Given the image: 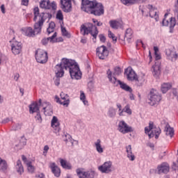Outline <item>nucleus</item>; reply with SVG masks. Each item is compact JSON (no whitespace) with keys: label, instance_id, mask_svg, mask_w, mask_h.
<instances>
[{"label":"nucleus","instance_id":"nucleus-38","mask_svg":"<svg viewBox=\"0 0 178 178\" xmlns=\"http://www.w3.org/2000/svg\"><path fill=\"white\" fill-rule=\"evenodd\" d=\"M55 26H56L55 22H51L49 23V27L47 28V33L49 35L51 34V33H54V31H55Z\"/></svg>","mask_w":178,"mask_h":178},{"label":"nucleus","instance_id":"nucleus-6","mask_svg":"<svg viewBox=\"0 0 178 178\" xmlns=\"http://www.w3.org/2000/svg\"><path fill=\"white\" fill-rule=\"evenodd\" d=\"M81 33L83 35L91 34L93 38H97L99 31L95 26L91 23H88L87 25H82L81 26Z\"/></svg>","mask_w":178,"mask_h":178},{"label":"nucleus","instance_id":"nucleus-44","mask_svg":"<svg viewBox=\"0 0 178 178\" xmlns=\"http://www.w3.org/2000/svg\"><path fill=\"white\" fill-rule=\"evenodd\" d=\"M80 99L83 102L84 105H87V101H86V95L83 91L81 92Z\"/></svg>","mask_w":178,"mask_h":178},{"label":"nucleus","instance_id":"nucleus-42","mask_svg":"<svg viewBox=\"0 0 178 178\" xmlns=\"http://www.w3.org/2000/svg\"><path fill=\"white\" fill-rule=\"evenodd\" d=\"M135 81V84L138 87H141L143 86V83H144V79H140L138 76L134 80Z\"/></svg>","mask_w":178,"mask_h":178},{"label":"nucleus","instance_id":"nucleus-57","mask_svg":"<svg viewBox=\"0 0 178 178\" xmlns=\"http://www.w3.org/2000/svg\"><path fill=\"white\" fill-rule=\"evenodd\" d=\"M49 149V147L48 146V145H45L44 147V152H43V154H47V152H48V150Z\"/></svg>","mask_w":178,"mask_h":178},{"label":"nucleus","instance_id":"nucleus-20","mask_svg":"<svg viewBox=\"0 0 178 178\" xmlns=\"http://www.w3.org/2000/svg\"><path fill=\"white\" fill-rule=\"evenodd\" d=\"M168 15V13L165 14L164 19H163V22H162V25L163 26L170 25V30H172V29H174L175 26H176V19L175 17H171L170 19V22H169V20L166 19Z\"/></svg>","mask_w":178,"mask_h":178},{"label":"nucleus","instance_id":"nucleus-63","mask_svg":"<svg viewBox=\"0 0 178 178\" xmlns=\"http://www.w3.org/2000/svg\"><path fill=\"white\" fill-rule=\"evenodd\" d=\"M164 156H165V152L161 153V154H160V155H159V159H163Z\"/></svg>","mask_w":178,"mask_h":178},{"label":"nucleus","instance_id":"nucleus-55","mask_svg":"<svg viewBox=\"0 0 178 178\" xmlns=\"http://www.w3.org/2000/svg\"><path fill=\"white\" fill-rule=\"evenodd\" d=\"M149 131H152V130L149 128V127H145V134H148V133H149Z\"/></svg>","mask_w":178,"mask_h":178},{"label":"nucleus","instance_id":"nucleus-52","mask_svg":"<svg viewBox=\"0 0 178 178\" xmlns=\"http://www.w3.org/2000/svg\"><path fill=\"white\" fill-rule=\"evenodd\" d=\"M107 115H108V116H109V118H115V116H116V113L108 112Z\"/></svg>","mask_w":178,"mask_h":178},{"label":"nucleus","instance_id":"nucleus-26","mask_svg":"<svg viewBox=\"0 0 178 178\" xmlns=\"http://www.w3.org/2000/svg\"><path fill=\"white\" fill-rule=\"evenodd\" d=\"M51 169L52 173L54 174V176H56V177H59V176H60V168H59V167H58V165H56L55 163H53L51 165Z\"/></svg>","mask_w":178,"mask_h":178},{"label":"nucleus","instance_id":"nucleus-17","mask_svg":"<svg viewBox=\"0 0 178 178\" xmlns=\"http://www.w3.org/2000/svg\"><path fill=\"white\" fill-rule=\"evenodd\" d=\"M149 129L152 130L150 134H148L149 138H152L155 136V138H159V134L161 131L160 128H154V123L149 122Z\"/></svg>","mask_w":178,"mask_h":178},{"label":"nucleus","instance_id":"nucleus-62","mask_svg":"<svg viewBox=\"0 0 178 178\" xmlns=\"http://www.w3.org/2000/svg\"><path fill=\"white\" fill-rule=\"evenodd\" d=\"M81 42L82 44H86V43H87V39H86V38H82V39L81 40Z\"/></svg>","mask_w":178,"mask_h":178},{"label":"nucleus","instance_id":"nucleus-45","mask_svg":"<svg viewBox=\"0 0 178 178\" xmlns=\"http://www.w3.org/2000/svg\"><path fill=\"white\" fill-rule=\"evenodd\" d=\"M56 17L58 20H63V14H62L61 10L57 12Z\"/></svg>","mask_w":178,"mask_h":178},{"label":"nucleus","instance_id":"nucleus-8","mask_svg":"<svg viewBox=\"0 0 178 178\" xmlns=\"http://www.w3.org/2000/svg\"><path fill=\"white\" fill-rule=\"evenodd\" d=\"M154 55L156 56L155 64L152 66V74L154 77H158L161 74V63L159 59H161V55L158 54L159 49L157 47H154Z\"/></svg>","mask_w":178,"mask_h":178},{"label":"nucleus","instance_id":"nucleus-1","mask_svg":"<svg viewBox=\"0 0 178 178\" xmlns=\"http://www.w3.org/2000/svg\"><path fill=\"white\" fill-rule=\"evenodd\" d=\"M33 13L34 22H37V19H38V22L35 23L34 29L31 27H27L23 29L24 33L26 37H34L36 34H40L44 22L49 23V20L52 19V14L49 13H41L40 14V8L38 7L34 8Z\"/></svg>","mask_w":178,"mask_h":178},{"label":"nucleus","instance_id":"nucleus-33","mask_svg":"<svg viewBox=\"0 0 178 178\" xmlns=\"http://www.w3.org/2000/svg\"><path fill=\"white\" fill-rule=\"evenodd\" d=\"M0 170L5 173L6 170H8V163H6V161L0 158Z\"/></svg>","mask_w":178,"mask_h":178},{"label":"nucleus","instance_id":"nucleus-13","mask_svg":"<svg viewBox=\"0 0 178 178\" xmlns=\"http://www.w3.org/2000/svg\"><path fill=\"white\" fill-rule=\"evenodd\" d=\"M145 12H149V15L152 18H154L156 22H158L159 20V16L158 14H156V10L152 5H147L146 6V8L142 10V13H144Z\"/></svg>","mask_w":178,"mask_h":178},{"label":"nucleus","instance_id":"nucleus-41","mask_svg":"<svg viewBox=\"0 0 178 178\" xmlns=\"http://www.w3.org/2000/svg\"><path fill=\"white\" fill-rule=\"evenodd\" d=\"M61 32L63 35H64V37H67V38H70L71 37L70 33L67 32V30H66V28L61 26Z\"/></svg>","mask_w":178,"mask_h":178},{"label":"nucleus","instance_id":"nucleus-30","mask_svg":"<svg viewBox=\"0 0 178 178\" xmlns=\"http://www.w3.org/2000/svg\"><path fill=\"white\" fill-rule=\"evenodd\" d=\"M56 35H57L56 32H54V34L51 37H49L47 38H43L42 40V44L43 45H47V44H48L49 41H50V42H55V41H54V39H55L56 38Z\"/></svg>","mask_w":178,"mask_h":178},{"label":"nucleus","instance_id":"nucleus-10","mask_svg":"<svg viewBox=\"0 0 178 178\" xmlns=\"http://www.w3.org/2000/svg\"><path fill=\"white\" fill-rule=\"evenodd\" d=\"M10 42H11V50L13 54H14V55H19L20 52H22V48H23L22 42L15 40L14 38Z\"/></svg>","mask_w":178,"mask_h":178},{"label":"nucleus","instance_id":"nucleus-4","mask_svg":"<svg viewBox=\"0 0 178 178\" xmlns=\"http://www.w3.org/2000/svg\"><path fill=\"white\" fill-rule=\"evenodd\" d=\"M29 112H52V104L49 102H43L39 99L38 102H32L29 106Z\"/></svg>","mask_w":178,"mask_h":178},{"label":"nucleus","instance_id":"nucleus-7","mask_svg":"<svg viewBox=\"0 0 178 178\" xmlns=\"http://www.w3.org/2000/svg\"><path fill=\"white\" fill-rule=\"evenodd\" d=\"M162 99V97L158 92V90L155 89H152L148 95V104L151 105V106H154L155 105H158L161 100Z\"/></svg>","mask_w":178,"mask_h":178},{"label":"nucleus","instance_id":"nucleus-37","mask_svg":"<svg viewBox=\"0 0 178 178\" xmlns=\"http://www.w3.org/2000/svg\"><path fill=\"white\" fill-rule=\"evenodd\" d=\"M170 88H172V85L170 83H163L161 85V91L163 94H166Z\"/></svg>","mask_w":178,"mask_h":178},{"label":"nucleus","instance_id":"nucleus-5","mask_svg":"<svg viewBox=\"0 0 178 178\" xmlns=\"http://www.w3.org/2000/svg\"><path fill=\"white\" fill-rule=\"evenodd\" d=\"M107 76L109 81H111L112 84H114V86L120 85V88L124 90V91H127L128 92H133V89H131V88L127 84L124 83V82H122L120 81V80H118L115 76L112 77V72L111 71V70H108Z\"/></svg>","mask_w":178,"mask_h":178},{"label":"nucleus","instance_id":"nucleus-25","mask_svg":"<svg viewBox=\"0 0 178 178\" xmlns=\"http://www.w3.org/2000/svg\"><path fill=\"white\" fill-rule=\"evenodd\" d=\"M109 24L112 29L115 30H118L119 27H122L123 26V22L122 21H116V20H111L109 22Z\"/></svg>","mask_w":178,"mask_h":178},{"label":"nucleus","instance_id":"nucleus-35","mask_svg":"<svg viewBox=\"0 0 178 178\" xmlns=\"http://www.w3.org/2000/svg\"><path fill=\"white\" fill-rule=\"evenodd\" d=\"M60 163L63 169H67V170H70V169H72V165L67 163L66 160L61 159L60 160Z\"/></svg>","mask_w":178,"mask_h":178},{"label":"nucleus","instance_id":"nucleus-9","mask_svg":"<svg viewBox=\"0 0 178 178\" xmlns=\"http://www.w3.org/2000/svg\"><path fill=\"white\" fill-rule=\"evenodd\" d=\"M35 59L38 63H47L48 62V53L41 49H38L35 52Z\"/></svg>","mask_w":178,"mask_h":178},{"label":"nucleus","instance_id":"nucleus-64","mask_svg":"<svg viewBox=\"0 0 178 178\" xmlns=\"http://www.w3.org/2000/svg\"><path fill=\"white\" fill-rule=\"evenodd\" d=\"M147 146L150 147V148H154V145L152 143H147Z\"/></svg>","mask_w":178,"mask_h":178},{"label":"nucleus","instance_id":"nucleus-32","mask_svg":"<svg viewBox=\"0 0 178 178\" xmlns=\"http://www.w3.org/2000/svg\"><path fill=\"white\" fill-rule=\"evenodd\" d=\"M131 38H133V31L131 29H127L124 35V40L130 42Z\"/></svg>","mask_w":178,"mask_h":178},{"label":"nucleus","instance_id":"nucleus-48","mask_svg":"<svg viewBox=\"0 0 178 178\" xmlns=\"http://www.w3.org/2000/svg\"><path fill=\"white\" fill-rule=\"evenodd\" d=\"M114 70H115L113 74L114 76H119V74L122 73V70H120V67H115Z\"/></svg>","mask_w":178,"mask_h":178},{"label":"nucleus","instance_id":"nucleus-22","mask_svg":"<svg viewBox=\"0 0 178 178\" xmlns=\"http://www.w3.org/2000/svg\"><path fill=\"white\" fill-rule=\"evenodd\" d=\"M157 169L159 175H161V173H168L169 165L166 163H163L161 165H159Z\"/></svg>","mask_w":178,"mask_h":178},{"label":"nucleus","instance_id":"nucleus-28","mask_svg":"<svg viewBox=\"0 0 178 178\" xmlns=\"http://www.w3.org/2000/svg\"><path fill=\"white\" fill-rule=\"evenodd\" d=\"M63 139L66 143H70L71 145H74V140L72 138V136L67 133H64L63 135Z\"/></svg>","mask_w":178,"mask_h":178},{"label":"nucleus","instance_id":"nucleus-53","mask_svg":"<svg viewBox=\"0 0 178 178\" xmlns=\"http://www.w3.org/2000/svg\"><path fill=\"white\" fill-rule=\"evenodd\" d=\"M51 8H52L53 10H55L56 9V3H55V1H53L51 3Z\"/></svg>","mask_w":178,"mask_h":178},{"label":"nucleus","instance_id":"nucleus-24","mask_svg":"<svg viewBox=\"0 0 178 178\" xmlns=\"http://www.w3.org/2000/svg\"><path fill=\"white\" fill-rule=\"evenodd\" d=\"M127 156L129 158V161H134L136 159V156L133 154V150L131 149V145L126 146Z\"/></svg>","mask_w":178,"mask_h":178},{"label":"nucleus","instance_id":"nucleus-34","mask_svg":"<svg viewBox=\"0 0 178 178\" xmlns=\"http://www.w3.org/2000/svg\"><path fill=\"white\" fill-rule=\"evenodd\" d=\"M15 168L17 173H19V175H22V173L24 172V168H23V165L22 164V161L20 160H18L17 161Z\"/></svg>","mask_w":178,"mask_h":178},{"label":"nucleus","instance_id":"nucleus-51","mask_svg":"<svg viewBox=\"0 0 178 178\" xmlns=\"http://www.w3.org/2000/svg\"><path fill=\"white\" fill-rule=\"evenodd\" d=\"M79 124L81 129L86 128V124H84V122H83V121H81V120L79 121Z\"/></svg>","mask_w":178,"mask_h":178},{"label":"nucleus","instance_id":"nucleus-49","mask_svg":"<svg viewBox=\"0 0 178 178\" xmlns=\"http://www.w3.org/2000/svg\"><path fill=\"white\" fill-rule=\"evenodd\" d=\"M122 112H131V110H130V106H129V105L126 106L123 108Z\"/></svg>","mask_w":178,"mask_h":178},{"label":"nucleus","instance_id":"nucleus-3","mask_svg":"<svg viewBox=\"0 0 178 178\" xmlns=\"http://www.w3.org/2000/svg\"><path fill=\"white\" fill-rule=\"evenodd\" d=\"M81 10L95 16H101L104 13V6L97 1L82 0Z\"/></svg>","mask_w":178,"mask_h":178},{"label":"nucleus","instance_id":"nucleus-47","mask_svg":"<svg viewBox=\"0 0 178 178\" xmlns=\"http://www.w3.org/2000/svg\"><path fill=\"white\" fill-rule=\"evenodd\" d=\"M56 78L54 79V84L55 86H59V84H60V79L59 77H62V76H58L56 74Z\"/></svg>","mask_w":178,"mask_h":178},{"label":"nucleus","instance_id":"nucleus-31","mask_svg":"<svg viewBox=\"0 0 178 178\" xmlns=\"http://www.w3.org/2000/svg\"><path fill=\"white\" fill-rule=\"evenodd\" d=\"M40 8H42V9H51V1L49 0H42L40 2Z\"/></svg>","mask_w":178,"mask_h":178},{"label":"nucleus","instance_id":"nucleus-15","mask_svg":"<svg viewBox=\"0 0 178 178\" xmlns=\"http://www.w3.org/2000/svg\"><path fill=\"white\" fill-rule=\"evenodd\" d=\"M76 174L79 178H94L95 176V172L92 170L86 172L81 169L76 170Z\"/></svg>","mask_w":178,"mask_h":178},{"label":"nucleus","instance_id":"nucleus-56","mask_svg":"<svg viewBox=\"0 0 178 178\" xmlns=\"http://www.w3.org/2000/svg\"><path fill=\"white\" fill-rule=\"evenodd\" d=\"M172 169L174 170H178V166H177V164L176 163H173V164H172Z\"/></svg>","mask_w":178,"mask_h":178},{"label":"nucleus","instance_id":"nucleus-59","mask_svg":"<svg viewBox=\"0 0 178 178\" xmlns=\"http://www.w3.org/2000/svg\"><path fill=\"white\" fill-rule=\"evenodd\" d=\"M20 77V75H19V74H16L14 76V80L15 81H17L19 80V78Z\"/></svg>","mask_w":178,"mask_h":178},{"label":"nucleus","instance_id":"nucleus-19","mask_svg":"<svg viewBox=\"0 0 178 178\" xmlns=\"http://www.w3.org/2000/svg\"><path fill=\"white\" fill-rule=\"evenodd\" d=\"M98 169L102 173H109L112 172V163L106 161L103 165L99 166Z\"/></svg>","mask_w":178,"mask_h":178},{"label":"nucleus","instance_id":"nucleus-36","mask_svg":"<svg viewBox=\"0 0 178 178\" xmlns=\"http://www.w3.org/2000/svg\"><path fill=\"white\" fill-rule=\"evenodd\" d=\"M122 3L124 5H133L137 3L138 2H144V0H120Z\"/></svg>","mask_w":178,"mask_h":178},{"label":"nucleus","instance_id":"nucleus-46","mask_svg":"<svg viewBox=\"0 0 178 178\" xmlns=\"http://www.w3.org/2000/svg\"><path fill=\"white\" fill-rule=\"evenodd\" d=\"M35 118L38 123H42V118L41 117V114L40 113H37Z\"/></svg>","mask_w":178,"mask_h":178},{"label":"nucleus","instance_id":"nucleus-43","mask_svg":"<svg viewBox=\"0 0 178 178\" xmlns=\"http://www.w3.org/2000/svg\"><path fill=\"white\" fill-rule=\"evenodd\" d=\"M108 35L109 38H112L114 44L116 43V42L118 41V38L116 36H115V34H113V33H112V31H108Z\"/></svg>","mask_w":178,"mask_h":178},{"label":"nucleus","instance_id":"nucleus-12","mask_svg":"<svg viewBox=\"0 0 178 178\" xmlns=\"http://www.w3.org/2000/svg\"><path fill=\"white\" fill-rule=\"evenodd\" d=\"M118 131L122 134H127L134 131V129L127 124L124 121H120L118 124Z\"/></svg>","mask_w":178,"mask_h":178},{"label":"nucleus","instance_id":"nucleus-50","mask_svg":"<svg viewBox=\"0 0 178 178\" xmlns=\"http://www.w3.org/2000/svg\"><path fill=\"white\" fill-rule=\"evenodd\" d=\"M99 38L100 41H102V42H105L106 38H105V36L104 35H99Z\"/></svg>","mask_w":178,"mask_h":178},{"label":"nucleus","instance_id":"nucleus-2","mask_svg":"<svg viewBox=\"0 0 178 178\" xmlns=\"http://www.w3.org/2000/svg\"><path fill=\"white\" fill-rule=\"evenodd\" d=\"M65 70H68L72 79L80 80L81 72L76 61L67 58H63L60 64L55 66L54 72L58 77H63Z\"/></svg>","mask_w":178,"mask_h":178},{"label":"nucleus","instance_id":"nucleus-58","mask_svg":"<svg viewBox=\"0 0 178 178\" xmlns=\"http://www.w3.org/2000/svg\"><path fill=\"white\" fill-rule=\"evenodd\" d=\"M22 161H24V162L26 163V165H27V162H29V161H27V158L25 157L24 155L22 156Z\"/></svg>","mask_w":178,"mask_h":178},{"label":"nucleus","instance_id":"nucleus-29","mask_svg":"<svg viewBox=\"0 0 178 178\" xmlns=\"http://www.w3.org/2000/svg\"><path fill=\"white\" fill-rule=\"evenodd\" d=\"M101 143L102 141L100 139H97V141L95 142V147L98 154H102L104 152V147H102Z\"/></svg>","mask_w":178,"mask_h":178},{"label":"nucleus","instance_id":"nucleus-11","mask_svg":"<svg viewBox=\"0 0 178 178\" xmlns=\"http://www.w3.org/2000/svg\"><path fill=\"white\" fill-rule=\"evenodd\" d=\"M60 97V99L59 97L55 96L56 102L60 104V105H63V106H68L69 104H70V99H69L68 95L62 92Z\"/></svg>","mask_w":178,"mask_h":178},{"label":"nucleus","instance_id":"nucleus-27","mask_svg":"<svg viewBox=\"0 0 178 178\" xmlns=\"http://www.w3.org/2000/svg\"><path fill=\"white\" fill-rule=\"evenodd\" d=\"M164 131H165L166 136H170L171 138L175 136V129L170 127L169 123L165 124Z\"/></svg>","mask_w":178,"mask_h":178},{"label":"nucleus","instance_id":"nucleus-23","mask_svg":"<svg viewBox=\"0 0 178 178\" xmlns=\"http://www.w3.org/2000/svg\"><path fill=\"white\" fill-rule=\"evenodd\" d=\"M165 55H167L168 58L172 60H176V59L178 58L177 53L171 50L170 49H165Z\"/></svg>","mask_w":178,"mask_h":178},{"label":"nucleus","instance_id":"nucleus-54","mask_svg":"<svg viewBox=\"0 0 178 178\" xmlns=\"http://www.w3.org/2000/svg\"><path fill=\"white\" fill-rule=\"evenodd\" d=\"M22 5L27 6V5H29V0H22Z\"/></svg>","mask_w":178,"mask_h":178},{"label":"nucleus","instance_id":"nucleus-18","mask_svg":"<svg viewBox=\"0 0 178 178\" xmlns=\"http://www.w3.org/2000/svg\"><path fill=\"white\" fill-rule=\"evenodd\" d=\"M61 8L65 13L72 10V0H60Z\"/></svg>","mask_w":178,"mask_h":178},{"label":"nucleus","instance_id":"nucleus-21","mask_svg":"<svg viewBox=\"0 0 178 178\" xmlns=\"http://www.w3.org/2000/svg\"><path fill=\"white\" fill-rule=\"evenodd\" d=\"M124 74H126L129 81H134L137 77V74H136L134 70L130 67H128L125 70Z\"/></svg>","mask_w":178,"mask_h":178},{"label":"nucleus","instance_id":"nucleus-16","mask_svg":"<svg viewBox=\"0 0 178 178\" xmlns=\"http://www.w3.org/2000/svg\"><path fill=\"white\" fill-rule=\"evenodd\" d=\"M51 126L54 129V133H55L56 136H60V134H59V131H60V124L58 121V118H56V116L53 117Z\"/></svg>","mask_w":178,"mask_h":178},{"label":"nucleus","instance_id":"nucleus-60","mask_svg":"<svg viewBox=\"0 0 178 178\" xmlns=\"http://www.w3.org/2000/svg\"><path fill=\"white\" fill-rule=\"evenodd\" d=\"M8 122H10V119L7 118L2 121V123H8Z\"/></svg>","mask_w":178,"mask_h":178},{"label":"nucleus","instance_id":"nucleus-14","mask_svg":"<svg viewBox=\"0 0 178 178\" xmlns=\"http://www.w3.org/2000/svg\"><path fill=\"white\" fill-rule=\"evenodd\" d=\"M97 55L100 59H106L109 55V51H108L106 47L102 45L97 48Z\"/></svg>","mask_w":178,"mask_h":178},{"label":"nucleus","instance_id":"nucleus-39","mask_svg":"<svg viewBox=\"0 0 178 178\" xmlns=\"http://www.w3.org/2000/svg\"><path fill=\"white\" fill-rule=\"evenodd\" d=\"M22 126H23V124L17 123L12 127V130L13 131H19V130H22Z\"/></svg>","mask_w":178,"mask_h":178},{"label":"nucleus","instance_id":"nucleus-40","mask_svg":"<svg viewBox=\"0 0 178 178\" xmlns=\"http://www.w3.org/2000/svg\"><path fill=\"white\" fill-rule=\"evenodd\" d=\"M26 166L29 173H34V166L31 164V161L26 162Z\"/></svg>","mask_w":178,"mask_h":178},{"label":"nucleus","instance_id":"nucleus-61","mask_svg":"<svg viewBox=\"0 0 178 178\" xmlns=\"http://www.w3.org/2000/svg\"><path fill=\"white\" fill-rule=\"evenodd\" d=\"M1 10L2 13H5V6L3 4L1 6Z\"/></svg>","mask_w":178,"mask_h":178}]
</instances>
